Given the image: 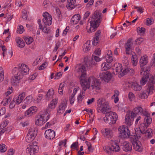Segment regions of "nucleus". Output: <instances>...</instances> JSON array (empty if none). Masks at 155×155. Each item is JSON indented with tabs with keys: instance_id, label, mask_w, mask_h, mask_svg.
Segmentation results:
<instances>
[{
	"instance_id": "f257e3e1",
	"label": "nucleus",
	"mask_w": 155,
	"mask_h": 155,
	"mask_svg": "<svg viewBox=\"0 0 155 155\" xmlns=\"http://www.w3.org/2000/svg\"><path fill=\"white\" fill-rule=\"evenodd\" d=\"M77 71L81 73L80 77V82L83 90L86 91L87 89H91L98 92L101 89V83L98 79L93 76L87 77L86 68L83 64H78L75 67Z\"/></svg>"
},
{
	"instance_id": "f03ea898",
	"label": "nucleus",
	"mask_w": 155,
	"mask_h": 155,
	"mask_svg": "<svg viewBox=\"0 0 155 155\" xmlns=\"http://www.w3.org/2000/svg\"><path fill=\"white\" fill-rule=\"evenodd\" d=\"M18 66V68L15 67L12 70L15 81L22 79L24 75L28 73L29 71L28 67L24 64H19Z\"/></svg>"
},
{
	"instance_id": "7ed1b4c3",
	"label": "nucleus",
	"mask_w": 155,
	"mask_h": 155,
	"mask_svg": "<svg viewBox=\"0 0 155 155\" xmlns=\"http://www.w3.org/2000/svg\"><path fill=\"white\" fill-rule=\"evenodd\" d=\"M101 12L97 11L94 12L90 22V27L87 30L88 33L94 31L99 26L101 21Z\"/></svg>"
},
{
	"instance_id": "20e7f679",
	"label": "nucleus",
	"mask_w": 155,
	"mask_h": 155,
	"mask_svg": "<svg viewBox=\"0 0 155 155\" xmlns=\"http://www.w3.org/2000/svg\"><path fill=\"white\" fill-rule=\"evenodd\" d=\"M150 70L148 67H144L141 68L140 74L144 76L142 78L140 81V84L142 85L145 84L149 79L150 83L153 84H155V74L154 76L149 74Z\"/></svg>"
},
{
	"instance_id": "39448f33",
	"label": "nucleus",
	"mask_w": 155,
	"mask_h": 155,
	"mask_svg": "<svg viewBox=\"0 0 155 155\" xmlns=\"http://www.w3.org/2000/svg\"><path fill=\"white\" fill-rule=\"evenodd\" d=\"M48 110H46L43 113L38 116L35 119V124L38 126H41L50 118V114H48Z\"/></svg>"
},
{
	"instance_id": "423d86ee",
	"label": "nucleus",
	"mask_w": 155,
	"mask_h": 155,
	"mask_svg": "<svg viewBox=\"0 0 155 155\" xmlns=\"http://www.w3.org/2000/svg\"><path fill=\"white\" fill-rule=\"evenodd\" d=\"M103 148L104 150L108 153L113 151L118 152L120 149L119 145L116 141L112 140H110L108 145L104 146Z\"/></svg>"
},
{
	"instance_id": "0eeeda50",
	"label": "nucleus",
	"mask_w": 155,
	"mask_h": 155,
	"mask_svg": "<svg viewBox=\"0 0 155 155\" xmlns=\"http://www.w3.org/2000/svg\"><path fill=\"white\" fill-rule=\"evenodd\" d=\"M118 119V115L116 113L110 111L107 113L104 117V120L110 124H115Z\"/></svg>"
},
{
	"instance_id": "6e6552de",
	"label": "nucleus",
	"mask_w": 155,
	"mask_h": 155,
	"mask_svg": "<svg viewBox=\"0 0 155 155\" xmlns=\"http://www.w3.org/2000/svg\"><path fill=\"white\" fill-rule=\"evenodd\" d=\"M118 135L121 138L125 139L129 137L130 136V131L128 127L122 125L119 126L118 129Z\"/></svg>"
},
{
	"instance_id": "1a4fd4ad",
	"label": "nucleus",
	"mask_w": 155,
	"mask_h": 155,
	"mask_svg": "<svg viewBox=\"0 0 155 155\" xmlns=\"http://www.w3.org/2000/svg\"><path fill=\"white\" fill-rule=\"evenodd\" d=\"M38 144V143L36 141H34L29 144L26 150L27 152L29 153L30 155H34L37 153L39 149Z\"/></svg>"
},
{
	"instance_id": "9d476101",
	"label": "nucleus",
	"mask_w": 155,
	"mask_h": 155,
	"mask_svg": "<svg viewBox=\"0 0 155 155\" xmlns=\"http://www.w3.org/2000/svg\"><path fill=\"white\" fill-rule=\"evenodd\" d=\"M140 138H138L137 136L134 135L132 144L133 148L135 151L141 152L143 151V148L141 142L139 140Z\"/></svg>"
},
{
	"instance_id": "9b49d317",
	"label": "nucleus",
	"mask_w": 155,
	"mask_h": 155,
	"mask_svg": "<svg viewBox=\"0 0 155 155\" xmlns=\"http://www.w3.org/2000/svg\"><path fill=\"white\" fill-rule=\"evenodd\" d=\"M148 127L143 123H141L138 127L135 129V134L134 135L137 136L138 138H140L142 134L145 133V130Z\"/></svg>"
},
{
	"instance_id": "f8f14e48",
	"label": "nucleus",
	"mask_w": 155,
	"mask_h": 155,
	"mask_svg": "<svg viewBox=\"0 0 155 155\" xmlns=\"http://www.w3.org/2000/svg\"><path fill=\"white\" fill-rule=\"evenodd\" d=\"M99 76L101 81L108 83L111 80L113 75L110 72L107 71L100 73Z\"/></svg>"
},
{
	"instance_id": "ddd939ff",
	"label": "nucleus",
	"mask_w": 155,
	"mask_h": 155,
	"mask_svg": "<svg viewBox=\"0 0 155 155\" xmlns=\"http://www.w3.org/2000/svg\"><path fill=\"white\" fill-rule=\"evenodd\" d=\"M97 103L98 108L103 113H105L110 108L108 102L103 101L102 100L99 99Z\"/></svg>"
},
{
	"instance_id": "4468645a",
	"label": "nucleus",
	"mask_w": 155,
	"mask_h": 155,
	"mask_svg": "<svg viewBox=\"0 0 155 155\" xmlns=\"http://www.w3.org/2000/svg\"><path fill=\"white\" fill-rule=\"evenodd\" d=\"M37 134V130L35 128H31L29 130L26 137V140L27 142H30L35 138Z\"/></svg>"
},
{
	"instance_id": "2eb2a0df",
	"label": "nucleus",
	"mask_w": 155,
	"mask_h": 155,
	"mask_svg": "<svg viewBox=\"0 0 155 155\" xmlns=\"http://www.w3.org/2000/svg\"><path fill=\"white\" fill-rule=\"evenodd\" d=\"M135 117L134 112L130 111L127 112L125 118V123L128 126L133 124Z\"/></svg>"
},
{
	"instance_id": "dca6fc26",
	"label": "nucleus",
	"mask_w": 155,
	"mask_h": 155,
	"mask_svg": "<svg viewBox=\"0 0 155 155\" xmlns=\"http://www.w3.org/2000/svg\"><path fill=\"white\" fill-rule=\"evenodd\" d=\"M115 68L114 69V73L115 74H119L118 76L119 77H120L124 76V70L123 69L122 65L120 63H116L115 64Z\"/></svg>"
},
{
	"instance_id": "f3484780",
	"label": "nucleus",
	"mask_w": 155,
	"mask_h": 155,
	"mask_svg": "<svg viewBox=\"0 0 155 155\" xmlns=\"http://www.w3.org/2000/svg\"><path fill=\"white\" fill-rule=\"evenodd\" d=\"M43 21L45 25H50L52 23V16L47 12H45L43 14Z\"/></svg>"
},
{
	"instance_id": "a211bd4d",
	"label": "nucleus",
	"mask_w": 155,
	"mask_h": 155,
	"mask_svg": "<svg viewBox=\"0 0 155 155\" xmlns=\"http://www.w3.org/2000/svg\"><path fill=\"white\" fill-rule=\"evenodd\" d=\"M101 132L103 135L106 137L110 138L113 136V131L110 128H103L101 130Z\"/></svg>"
},
{
	"instance_id": "6ab92c4d",
	"label": "nucleus",
	"mask_w": 155,
	"mask_h": 155,
	"mask_svg": "<svg viewBox=\"0 0 155 155\" xmlns=\"http://www.w3.org/2000/svg\"><path fill=\"white\" fill-rule=\"evenodd\" d=\"M38 108L36 106H31L25 112V116L27 117L31 116L35 114L37 112Z\"/></svg>"
},
{
	"instance_id": "aec40b11",
	"label": "nucleus",
	"mask_w": 155,
	"mask_h": 155,
	"mask_svg": "<svg viewBox=\"0 0 155 155\" xmlns=\"http://www.w3.org/2000/svg\"><path fill=\"white\" fill-rule=\"evenodd\" d=\"M45 135L46 138L50 140L54 138L55 135L54 131L50 129L47 130L45 131Z\"/></svg>"
},
{
	"instance_id": "412c9836",
	"label": "nucleus",
	"mask_w": 155,
	"mask_h": 155,
	"mask_svg": "<svg viewBox=\"0 0 155 155\" xmlns=\"http://www.w3.org/2000/svg\"><path fill=\"white\" fill-rule=\"evenodd\" d=\"M148 62V58L146 55L142 56L139 60V64L141 68H143L144 66L147 64Z\"/></svg>"
},
{
	"instance_id": "4be33fe9",
	"label": "nucleus",
	"mask_w": 155,
	"mask_h": 155,
	"mask_svg": "<svg viewBox=\"0 0 155 155\" xmlns=\"http://www.w3.org/2000/svg\"><path fill=\"white\" fill-rule=\"evenodd\" d=\"M123 150L126 152L131 151L132 150L131 144L128 141H124L123 143Z\"/></svg>"
},
{
	"instance_id": "5701e85b",
	"label": "nucleus",
	"mask_w": 155,
	"mask_h": 155,
	"mask_svg": "<svg viewBox=\"0 0 155 155\" xmlns=\"http://www.w3.org/2000/svg\"><path fill=\"white\" fill-rule=\"evenodd\" d=\"M58 102L57 98L52 99L48 105V108L50 111L54 110L56 107Z\"/></svg>"
},
{
	"instance_id": "b1692460",
	"label": "nucleus",
	"mask_w": 155,
	"mask_h": 155,
	"mask_svg": "<svg viewBox=\"0 0 155 155\" xmlns=\"http://www.w3.org/2000/svg\"><path fill=\"white\" fill-rule=\"evenodd\" d=\"M128 87L131 86V88L133 90L135 91H140L141 89V86L137 82H130L127 83Z\"/></svg>"
},
{
	"instance_id": "393cba45",
	"label": "nucleus",
	"mask_w": 155,
	"mask_h": 155,
	"mask_svg": "<svg viewBox=\"0 0 155 155\" xmlns=\"http://www.w3.org/2000/svg\"><path fill=\"white\" fill-rule=\"evenodd\" d=\"M25 96V93L24 92H22L17 97H15L13 99L17 104H19L22 102Z\"/></svg>"
},
{
	"instance_id": "a878e982",
	"label": "nucleus",
	"mask_w": 155,
	"mask_h": 155,
	"mask_svg": "<svg viewBox=\"0 0 155 155\" xmlns=\"http://www.w3.org/2000/svg\"><path fill=\"white\" fill-rule=\"evenodd\" d=\"M91 47V41L90 40H88L83 45L82 49L84 52H87L90 50Z\"/></svg>"
},
{
	"instance_id": "bb28decb",
	"label": "nucleus",
	"mask_w": 155,
	"mask_h": 155,
	"mask_svg": "<svg viewBox=\"0 0 155 155\" xmlns=\"http://www.w3.org/2000/svg\"><path fill=\"white\" fill-rule=\"evenodd\" d=\"M67 105L65 103H61L58 107L57 109L58 114H60L63 113L65 111Z\"/></svg>"
},
{
	"instance_id": "cd10ccee",
	"label": "nucleus",
	"mask_w": 155,
	"mask_h": 155,
	"mask_svg": "<svg viewBox=\"0 0 155 155\" xmlns=\"http://www.w3.org/2000/svg\"><path fill=\"white\" fill-rule=\"evenodd\" d=\"M15 42L17 47L20 48H23L25 45V42L23 39L20 37H17L15 38Z\"/></svg>"
},
{
	"instance_id": "c85d7f7f",
	"label": "nucleus",
	"mask_w": 155,
	"mask_h": 155,
	"mask_svg": "<svg viewBox=\"0 0 155 155\" xmlns=\"http://www.w3.org/2000/svg\"><path fill=\"white\" fill-rule=\"evenodd\" d=\"M76 0H67V3L66 5L67 8L69 10L74 9L75 5Z\"/></svg>"
},
{
	"instance_id": "c756f323",
	"label": "nucleus",
	"mask_w": 155,
	"mask_h": 155,
	"mask_svg": "<svg viewBox=\"0 0 155 155\" xmlns=\"http://www.w3.org/2000/svg\"><path fill=\"white\" fill-rule=\"evenodd\" d=\"M131 62L134 66H136L138 63L137 57L135 52L131 53Z\"/></svg>"
},
{
	"instance_id": "7c9ffc66",
	"label": "nucleus",
	"mask_w": 155,
	"mask_h": 155,
	"mask_svg": "<svg viewBox=\"0 0 155 155\" xmlns=\"http://www.w3.org/2000/svg\"><path fill=\"white\" fill-rule=\"evenodd\" d=\"M81 19V16L78 14L74 15L72 17L71 21V23L72 25L78 24Z\"/></svg>"
},
{
	"instance_id": "2f4dec72",
	"label": "nucleus",
	"mask_w": 155,
	"mask_h": 155,
	"mask_svg": "<svg viewBox=\"0 0 155 155\" xmlns=\"http://www.w3.org/2000/svg\"><path fill=\"white\" fill-rule=\"evenodd\" d=\"M107 53V54L105 57L106 61L107 63H111L113 61V59L112 51L110 50H108Z\"/></svg>"
},
{
	"instance_id": "473e14b6",
	"label": "nucleus",
	"mask_w": 155,
	"mask_h": 155,
	"mask_svg": "<svg viewBox=\"0 0 155 155\" xmlns=\"http://www.w3.org/2000/svg\"><path fill=\"white\" fill-rule=\"evenodd\" d=\"M143 110L142 107L140 106H138L135 107L132 111L134 112L135 116L136 114L142 115L143 112Z\"/></svg>"
},
{
	"instance_id": "72a5a7b5",
	"label": "nucleus",
	"mask_w": 155,
	"mask_h": 155,
	"mask_svg": "<svg viewBox=\"0 0 155 155\" xmlns=\"http://www.w3.org/2000/svg\"><path fill=\"white\" fill-rule=\"evenodd\" d=\"M145 90L148 95H151L155 92L154 87L153 84L149 85L147 89Z\"/></svg>"
},
{
	"instance_id": "f704fd0d",
	"label": "nucleus",
	"mask_w": 155,
	"mask_h": 155,
	"mask_svg": "<svg viewBox=\"0 0 155 155\" xmlns=\"http://www.w3.org/2000/svg\"><path fill=\"white\" fill-rule=\"evenodd\" d=\"M34 100L33 95H31L27 97L24 100V102L25 103L29 104L33 102Z\"/></svg>"
},
{
	"instance_id": "c9c22d12",
	"label": "nucleus",
	"mask_w": 155,
	"mask_h": 155,
	"mask_svg": "<svg viewBox=\"0 0 155 155\" xmlns=\"http://www.w3.org/2000/svg\"><path fill=\"white\" fill-rule=\"evenodd\" d=\"M148 95L146 90L142 91L139 94V97L141 99H146L148 98Z\"/></svg>"
},
{
	"instance_id": "e433bc0d",
	"label": "nucleus",
	"mask_w": 155,
	"mask_h": 155,
	"mask_svg": "<svg viewBox=\"0 0 155 155\" xmlns=\"http://www.w3.org/2000/svg\"><path fill=\"white\" fill-rule=\"evenodd\" d=\"M101 70L102 71H107L110 68V66L106 62L102 63L101 65Z\"/></svg>"
},
{
	"instance_id": "4c0bfd02",
	"label": "nucleus",
	"mask_w": 155,
	"mask_h": 155,
	"mask_svg": "<svg viewBox=\"0 0 155 155\" xmlns=\"http://www.w3.org/2000/svg\"><path fill=\"white\" fill-rule=\"evenodd\" d=\"M51 5H52V3L50 2L48 0H45L43 2L42 5L44 8L48 9Z\"/></svg>"
},
{
	"instance_id": "58836bf2",
	"label": "nucleus",
	"mask_w": 155,
	"mask_h": 155,
	"mask_svg": "<svg viewBox=\"0 0 155 155\" xmlns=\"http://www.w3.org/2000/svg\"><path fill=\"white\" fill-rule=\"evenodd\" d=\"M152 121V119L150 117H146L144 119L143 123L148 127Z\"/></svg>"
},
{
	"instance_id": "ea45409f",
	"label": "nucleus",
	"mask_w": 155,
	"mask_h": 155,
	"mask_svg": "<svg viewBox=\"0 0 155 155\" xmlns=\"http://www.w3.org/2000/svg\"><path fill=\"white\" fill-rule=\"evenodd\" d=\"M154 20L153 18H148L144 20V23L147 26L152 25L153 23Z\"/></svg>"
},
{
	"instance_id": "a19ab883",
	"label": "nucleus",
	"mask_w": 155,
	"mask_h": 155,
	"mask_svg": "<svg viewBox=\"0 0 155 155\" xmlns=\"http://www.w3.org/2000/svg\"><path fill=\"white\" fill-rule=\"evenodd\" d=\"M54 93V91L53 89H50L48 91L46 94V98L47 99L49 100L53 97Z\"/></svg>"
},
{
	"instance_id": "79ce46f5",
	"label": "nucleus",
	"mask_w": 155,
	"mask_h": 155,
	"mask_svg": "<svg viewBox=\"0 0 155 155\" xmlns=\"http://www.w3.org/2000/svg\"><path fill=\"white\" fill-rule=\"evenodd\" d=\"M134 44L133 39L132 38H130L127 40L125 45L134 48Z\"/></svg>"
},
{
	"instance_id": "37998d69",
	"label": "nucleus",
	"mask_w": 155,
	"mask_h": 155,
	"mask_svg": "<svg viewBox=\"0 0 155 155\" xmlns=\"http://www.w3.org/2000/svg\"><path fill=\"white\" fill-rule=\"evenodd\" d=\"M24 39L27 45L31 44L34 41L33 38L31 37H25Z\"/></svg>"
},
{
	"instance_id": "c03bdc74",
	"label": "nucleus",
	"mask_w": 155,
	"mask_h": 155,
	"mask_svg": "<svg viewBox=\"0 0 155 155\" xmlns=\"http://www.w3.org/2000/svg\"><path fill=\"white\" fill-rule=\"evenodd\" d=\"M123 74H124V75L127 73H129L131 74H133L134 73V70L132 68H127L124 69V71Z\"/></svg>"
},
{
	"instance_id": "a18cd8bd",
	"label": "nucleus",
	"mask_w": 155,
	"mask_h": 155,
	"mask_svg": "<svg viewBox=\"0 0 155 155\" xmlns=\"http://www.w3.org/2000/svg\"><path fill=\"white\" fill-rule=\"evenodd\" d=\"M125 51L126 52L127 54H130L131 55V53L134 52L133 51H132L134 49L133 48L130 47H128V46H127L125 45Z\"/></svg>"
},
{
	"instance_id": "49530a36",
	"label": "nucleus",
	"mask_w": 155,
	"mask_h": 155,
	"mask_svg": "<svg viewBox=\"0 0 155 155\" xmlns=\"http://www.w3.org/2000/svg\"><path fill=\"white\" fill-rule=\"evenodd\" d=\"M128 97L129 100L130 101H134L135 98V97L134 94L131 92H129L128 94Z\"/></svg>"
},
{
	"instance_id": "de8ad7c7",
	"label": "nucleus",
	"mask_w": 155,
	"mask_h": 155,
	"mask_svg": "<svg viewBox=\"0 0 155 155\" xmlns=\"http://www.w3.org/2000/svg\"><path fill=\"white\" fill-rule=\"evenodd\" d=\"M25 30L23 26L19 25L18 27L17 32V33L22 34L24 31Z\"/></svg>"
},
{
	"instance_id": "09e8293b",
	"label": "nucleus",
	"mask_w": 155,
	"mask_h": 155,
	"mask_svg": "<svg viewBox=\"0 0 155 155\" xmlns=\"http://www.w3.org/2000/svg\"><path fill=\"white\" fill-rule=\"evenodd\" d=\"M84 92H82L81 94H80L78 96L77 99L78 102H81L84 97Z\"/></svg>"
},
{
	"instance_id": "8fccbe9b",
	"label": "nucleus",
	"mask_w": 155,
	"mask_h": 155,
	"mask_svg": "<svg viewBox=\"0 0 155 155\" xmlns=\"http://www.w3.org/2000/svg\"><path fill=\"white\" fill-rule=\"evenodd\" d=\"M7 149L6 146L4 144H0V152L4 153L7 150Z\"/></svg>"
},
{
	"instance_id": "3c124183",
	"label": "nucleus",
	"mask_w": 155,
	"mask_h": 155,
	"mask_svg": "<svg viewBox=\"0 0 155 155\" xmlns=\"http://www.w3.org/2000/svg\"><path fill=\"white\" fill-rule=\"evenodd\" d=\"M8 123V120H6L1 123L0 125V130L4 128V127H6Z\"/></svg>"
},
{
	"instance_id": "603ef678",
	"label": "nucleus",
	"mask_w": 155,
	"mask_h": 155,
	"mask_svg": "<svg viewBox=\"0 0 155 155\" xmlns=\"http://www.w3.org/2000/svg\"><path fill=\"white\" fill-rule=\"evenodd\" d=\"M145 29L143 27H138L137 29V33L140 34H143L145 31Z\"/></svg>"
},
{
	"instance_id": "864d4df0",
	"label": "nucleus",
	"mask_w": 155,
	"mask_h": 155,
	"mask_svg": "<svg viewBox=\"0 0 155 155\" xmlns=\"http://www.w3.org/2000/svg\"><path fill=\"white\" fill-rule=\"evenodd\" d=\"M73 127L70 124H67L64 128V131H70L72 129Z\"/></svg>"
},
{
	"instance_id": "5fc2aeb1",
	"label": "nucleus",
	"mask_w": 155,
	"mask_h": 155,
	"mask_svg": "<svg viewBox=\"0 0 155 155\" xmlns=\"http://www.w3.org/2000/svg\"><path fill=\"white\" fill-rule=\"evenodd\" d=\"M100 40V38L98 37H94L93 41L92 42V44L94 46H96Z\"/></svg>"
},
{
	"instance_id": "6e6d98bb",
	"label": "nucleus",
	"mask_w": 155,
	"mask_h": 155,
	"mask_svg": "<svg viewBox=\"0 0 155 155\" xmlns=\"http://www.w3.org/2000/svg\"><path fill=\"white\" fill-rule=\"evenodd\" d=\"M12 51H10L8 52H5V56L3 57L4 58H11L12 55Z\"/></svg>"
},
{
	"instance_id": "4d7b16f0",
	"label": "nucleus",
	"mask_w": 155,
	"mask_h": 155,
	"mask_svg": "<svg viewBox=\"0 0 155 155\" xmlns=\"http://www.w3.org/2000/svg\"><path fill=\"white\" fill-rule=\"evenodd\" d=\"M143 39L141 38H139L135 41L134 44L139 45L143 41Z\"/></svg>"
},
{
	"instance_id": "13d9d810",
	"label": "nucleus",
	"mask_w": 155,
	"mask_h": 155,
	"mask_svg": "<svg viewBox=\"0 0 155 155\" xmlns=\"http://www.w3.org/2000/svg\"><path fill=\"white\" fill-rule=\"evenodd\" d=\"M48 64L46 62H45L42 64L38 68L39 70H44L47 67Z\"/></svg>"
},
{
	"instance_id": "bf43d9fd",
	"label": "nucleus",
	"mask_w": 155,
	"mask_h": 155,
	"mask_svg": "<svg viewBox=\"0 0 155 155\" xmlns=\"http://www.w3.org/2000/svg\"><path fill=\"white\" fill-rule=\"evenodd\" d=\"M152 133V130L150 128H149L145 130V134L148 137H151Z\"/></svg>"
},
{
	"instance_id": "052dcab7",
	"label": "nucleus",
	"mask_w": 155,
	"mask_h": 155,
	"mask_svg": "<svg viewBox=\"0 0 155 155\" xmlns=\"http://www.w3.org/2000/svg\"><path fill=\"white\" fill-rule=\"evenodd\" d=\"M92 59L96 62H99L102 60V58L94 55H92Z\"/></svg>"
},
{
	"instance_id": "680f3d73",
	"label": "nucleus",
	"mask_w": 155,
	"mask_h": 155,
	"mask_svg": "<svg viewBox=\"0 0 155 155\" xmlns=\"http://www.w3.org/2000/svg\"><path fill=\"white\" fill-rule=\"evenodd\" d=\"M38 74L36 73H34L33 74L30 75L29 78L28 79L29 80H34L37 76Z\"/></svg>"
},
{
	"instance_id": "e2e57ef3",
	"label": "nucleus",
	"mask_w": 155,
	"mask_h": 155,
	"mask_svg": "<svg viewBox=\"0 0 155 155\" xmlns=\"http://www.w3.org/2000/svg\"><path fill=\"white\" fill-rule=\"evenodd\" d=\"M62 74V72H58L54 76V79H59L61 77Z\"/></svg>"
},
{
	"instance_id": "0e129e2a",
	"label": "nucleus",
	"mask_w": 155,
	"mask_h": 155,
	"mask_svg": "<svg viewBox=\"0 0 155 155\" xmlns=\"http://www.w3.org/2000/svg\"><path fill=\"white\" fill-rule=\"evenodd\" d=\"M74 96L71 95L69 97V101L71 104L72 105L74 103L75 101Z\"/></svg>"
},
{
	"instance_id": "69168bd1",
	"label": "nucleus",
	"mask_w": 155,
	"mask_h": 155,
	"mask_svg": "<svg viewBox=\"0 0 155 155\" xmlns=\"http://www.w3.org/2000/svg\"><path fill=\"white\" fill-rule=\"evenodd\" d=\"M101 50L99 48H97L94 51L93 55L99 56L101 54Z\"/></svg>"
},
{
	"instance_id": "338daca9",
	"label": "nucleus",
	"mask_w": 155,
	"mask_h": 155,
	"mask_svg": "<svg viewBox=\"0 0 155 155\" xmlns=\"http://www.w3.org/2000/svg\"><path fill=\"white\" fill-rule=\"evenodd\" d=\"M43 95L42 94H39L38 97H37V99L35 100V102L36 103H39L40 102V101H41V100L42 99L43 97Z\"/></svg>"
},
{
	"instance_id": "774afa93",
	"label": "nucleus",
	"mask_w": 155,
	"mask_h": 155,
	"mask_svg": "<svg viewBox=\"0 0 155 155\" xmlns=\"http://www.w3.org/2000/svg\"><path fill=\"white\" fill-rule=\"evenodd\" d=\"M12 92L13 90L12 87H10L8 89L7 91L5 93V94L7 96L9 95L12 93Z\"/></svg>"
}]
</instances>
